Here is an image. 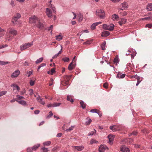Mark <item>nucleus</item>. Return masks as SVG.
<instances>
[{"label":"nucleus","instance_id":"nucleus-2","mask_svg":"<svg viewBox=\"0 0 152 152\" xmlns=\"http://www.w3.org/2000/svg\"><path fill=\"white\" fill-rule=\"evenodd\" d=\"M96 12V15L99 16L100 18L103 19L104 18L105 13L103 10L101 9H98Z\"/></svg>","mask_w":152,"mask_h":152},{"label":"nucleus","instance_id":"nucleus-9","mask_svg":"<svg viewBox=\"0 0 152 152\" xmlns=\"http://www.w3.org/2000/svg\"><path fill=\"white\" fill-rule=\"evenodd\" d=\"M106 148L108 149V148H107L106 145H100V146L99 148V151L100 152H104L105 151Z\"/></svg>","mask_w":152,"mask_h":152},{"label":"nucleus","instance_id":"nucleus-28","mask_svg":"<svg viewBox=\"0 0 152 152\" xmlns=\"http://www.w3.org/2000/svg\"><path fill=\"white\" fill-rule=\"evenodd\" d=\"M121 10H120V9H119V11H118V12L121 15L123 16H124L126 15L127 14L126 12L125 11L121 12Z\"/></svg>","mask_w":152,"mask_h":152},{"label":"nucleus","instance_id":"nucleus-30","mask_svg":"<svg viewBox=\"0 0 152 152\" xmlns=\"http://www.w3.org/2000/svg\"><path fill=\"white\" fill-rule=\"evenodd\" d=\"M80 104L81 107L83 109H84L86 106V104L84 103L83 101H82L80 102Z\"/></svg>","mask_w":152,"mask_h":152},{"label":"nucleus","instance_id":"nucleus-18","mask_svg":"<svg viewBox=\"0 0 152 152\" xmlns=\"http://www.w3.org/2000/svg\"><path fill=\"white\" fill-rule=\"evenodd\" d=\"M77 16L79 18V21L80 22H81L83 19V14L80 12H79L77 14Z\"/></svg>","mask_w":152,"mask_h":152},{"label":"nucleus","instance_id":"nucleus-35","mask_svg":"<svg viewBox=\"0 0 152 152\" xmlns=\"http://www.w3.org/2000/svg\"><path fill=\"white\" fill-rule=\"evenodd\" d=\"M106 44L105 42H104L102 44L101 48L102 50H105V46Z\"/></svg>","mask_w":152,"mask_h":152},{"label":"nucleus","instance_id":"nucleus-37","mask_svg":"<svg viewBox=\"0 0 152 152\" xmlns=\"http://www.w3.org/2000/svg\"><path fill=\"white\" fill-rule=\"evenodd\" d=\"M51 142L50 141H48L45 142L43 143V144L44 145L48 146L49 145L51 144Z\"/></svg>","mask_w":152,"mask_h":152},{"label":"nucleus","instance_id":"nucleus-53","mask_svg":"<svg viewBox=\"0 0 152 152\" xmlns=\"http://www.w3.org/2000/svg\"><path fill=\"white\" fill-rule=\"evenodd\" d=\"M53 79H51L50 80V82L49 84V86H52L53 83Z\"/></svg>","mask_w":152,"mask_h":152},{"label":"nucleus","instance_id":"nucleus-60","mask_svg":"<svg viewBox=\"0 0 152 152\" xmlns=\"http://www.w3.org/2000/svg\"><path fill=\"white\" fill-rule=\"evenodd\" d=\"M39 110H37L34 111V113L35 114H38L39 113Z\"/></svg>","mask_w":152,"mask_h":152},{"label":"nucleus","instance_id":"nucleus-20","mask_svg":"<svg viewBox=\"0 0 152 152\" xmlns=\"http://www.w3.org/2000/svg\"><path fill=\"white\" fill-rule=\"evenodd\" d=\"M75 67V65L73 64L72 62H71L69 65L68 68L69 70H71L74 69Z\"/></svg>","mask_w":152,"mask_h":152},{"label":"nucleus","instance_id":"nucleus-6","mask_svg":"<svg viewBox=\"0 0 152 152\" xmlns=\"http://www.w3.org/2000/svg\"><path fill=\"white\" fill-rule=\"evenodd\" d=\"M21 17V15L20 14L17 13L15 15L12 19V22L15 23L17 21V20L19 18Z\"/></svg>","mask_w":152,"mask_h":152},{"label":"nucleus","instance_id":"nucleus-45","mask_svg":"<svg viewBox=\"0 0 152 152\" xmlns=\"http://www.w3.org/2000/svg\"><path fill=\"white\" fill-rule=\"evenodd\" d=\"M8 63V62H5L3 61H0V64L1 65H5Z\"/></svg>","mask_w":152,"mask_h":152},{"label":"nucleus","instance_id":"nucleus-50","mask_svg":"<svg viewBox=\"0 0 152 152\" xmlns=\"http://www.w3.org/2000/svg\"><path fill=\"white\" fill-rule=\"evenodd\" d=\"M46 65V64L45 63L42 64L39 66L37 69V70H39V69L42 67L45 66Z\"/></svg>","mask_w":152,"mask_h":152},{"label":"nucleus","instance_id":"nucleus-54","mask_svg":"<svg viewBox=\"0 0 152 152\" xmlns=\"http://www.w3.org/2000/svg\"><path fill=\"white\" fill-rule=\"evenodd\" d=\"M29 94L30 95H31L33 94V89H30L29 90Z\"/></svg>","mask_w":152,"mask_h":152},{"label":"nucleus","instance_id":"nucleus-44","mask_svg":"<svg viewBox=\"0 0 152 152\" xmlns=\"http://www.w3.org/2000/svg\"><path fill=\"white\" fill-rule=\"evenodd\" d=\"M98 142L96 140H94V139H92L91 141H90V143L91 144H93V143H96L97 142Z\"/></svg>","mask_w":152,"mask_h":152},{"label":"nucleus","instance_id":"nucleus-12","mask_svg":"<svg viewBox=\"0 0 152 152\" xmlns=\"http://www.w3.org/2000/svg\"><path fill=\"white\" fill-rule=\"evenodd\" d=\"M46 13L49 17H51L52 15V11L48 8L46 9Z\"/></svg>","mask_w":152,"mask_h":152},{"label":"nucleus","instance_id":"nucleus-10","mask_svg":"<svg viewBox=\"0 0 152 152\" xmlns=\"http://www.w3.org/2000/svg\"><path fill=\"white\" fill-rule=\"evenodd\" d=\"M64 78V80L62 81L61 82V84L64 86H65L68 85V84H69V79H66V78Z\"/></svg>","mask_w":152,"mask_h":152},{"label":"nucleus","instance_id":"nucleus-57","mask_svg":"<svg viewBox=\"0 0 152 152\" xmlns=\"http://www.w3.org/2000/svg\"><path fill=\"white\" fill-rule=\"evenodd\" d=\"M34 81H33L32 80H30V84L31 86H32L34 85Z\"/></svg>","mask_w":152,"mask_h":152},{"label":"nucleus","instance_id":"nucleus-59","mask_svg":"<svg viewBox=\"0 0 152 152\" xmlns=\"http://www.w3.org/2000/svg\"><path fill=\"white\" fill-rule=\"evenodd\" d=\"M113 61H114V63H118V58H114V59Z\"/></svg>","mask_w":152,"mask_h":152},{"label":"nucleus","instance_id":"nucleus-40","mask_svg":"<svg viewBox=\"0 0 152 152\" xmlns=\"http://www.w3.org/2000/svg\"><path fill=\"white\" fill-rule=\"evenodd\" d=\"M7 92L6 91H2L0 92V96H2L3 95H5L7 93Z\"/></svg>","mask_w":152,"mask_h":152},{"label":"nucleus","instance_id":"nucleus-8","mask_svg":"<svg viewBox=\"0 0 152 152\" xmlns=\"http://www.w3.org/2000/svg\"><path fill=\"white\" fill-rule=\"evenodd\" d=\"M110 128L111 130L114 132L120 130L121 128L120 126H118L116 125L110 126Z\"/></svg>","mask_w":152,"mask_h":152},{"label":"nucleus","instance_id":"nucleus-11","mask_svg":"<svg viewBox=\"0 0 152 152\" xmlns=\"http://www.w3.org/2000/svg\"><path fill=\"white\" fill-rule=\"evenodd\" d=\"M19 74L20 71L18 70H16L11 75V77L12 78L16 77L19 75Z\"/></svg>","mask_w":152,"mask_h":152},{"label":"nucleus","instance_id":"nucleus-23","mask_svg":"<svg viewBox=\"0 0 152 152\" xmlns=\"http://www.w3.org/2000/svg\"><path fill=\"white\" fill-rule=\"evenodd\" d=\"M108 139H109V142H112L114 139V136L112 134H110L108 136Z\"/></svg>","mask_w":152,"mask_h":152},{"label":"nucleus","instance_id":"nucleus-29","mask_svg":"<svg viewBox=\"0 0 152 152\" xmlns=\"http://www.w3.org/2000/svg\"><path fill=\"white\" fill-rule=\"evenodd\" d=\"M62 39V36L61 35L56 36V39L58 41L61 40Z\"/></svg>","mask_w":152,"mask_h":152},{"label":"nucleus","instance_id":"nucleus-26","mask_svg":"<svg viewBox=\"0 0 152 152\" xmlns=\"http://www.w3.org/2000/svg\"><path fill=\"white\" fill-rule=\"evenodd\" d=\"M75 126H71L69 128V129H66V131L67 132H70L72 130H73Z\"/></svg>","mask_w":152,"mask_h":152},{"label":"nucleus","instance_id":"nucleus-39","mask_svg":"<svg viewBox=\"0 0 152 152\" xmlns=\"http://www.w3.org/2000/svg\"><path fill=\"white\" fill-rule=\"evenodd\" d=\"M28 152H32L33 151V150L32 148L28 147L27 149Z\"/></svg>","mask_w":152,"mask_h":152},{"label":"nucleus","instance_id":"nucleus-52","mask_svg":"<svg viewBox=\"0 0 152 152\" xmlns=\"http://www.w3.org/2000/svg\"><path fill=\"white\" fill-rule=\"evenodd\" d=\"M26 93V90L25 89L23 90L22 91L20 92V94L22 95H23Z\"/></svg>","mask_w":152,"mask_h":152},{"label":"nucleus","instance_id":"nucleus-56","mask_svg":"<svg viewBox=\"0 0 152 152\" xmlns=\"http://www.w3.org/2000/svg\"><path fill=\"white\" fill-rule=\"evenodd\" d=\"M134 78L136 79L137 80H140V77L139 76H138L137 75H136L134 76L133 77Z\"/></svg>","mask_w":152,"mask_h":152},{"label":"nucleus","instance_id":"nucleus-51","mask_svg":"<svg viewBox=\"0 0 152 152\" xmlns=\"http://www.w3.org/2000/svg\"><path fill=\"white\" fill-rule=\"evenodd\" d=\"M51 73L50 74L51 75L53 74L55 72V69L54 68H53L50 71Z\"/></svg>","mask_w":152,"mask_h":152},{"label":"nucleus","instance_id":"nucleus-33","mask_svg":"<svg viewBox=\"0 0 152 152\" xmlns=\"http://www.w3.org/2000/svg\"><path fill=\"white\" fill-rule=\"evenodd\" d=\"M90 112H92V113H99L100 112V111L98 110L95 109L91 110L90 111Z\"/></svg>","mask_w":152,"mask_h":152},{"label":"nucleus","instance_id":"nucleus-14","mask_svg":"<svg viewBox=\"0 0 152 152\" xmlns=\"http://www.w3.org/2000/svg\"><path fill=\"white\" fill-rule=\"evenodd\" d=\"M126 19L124 18H122L121 19V21H119L118 23L120 26H121L123 24L125 23L126 22Z\"/></svg>","mask_w":152,"mask_h":152},{"label":"nucleus","instance_id":"nucleus-13","mask_svg":"<svg viewBox=\"0 0 152 152\" xmlns=\"http://www.w3.org/2000/svg\"><path fill=\"white\" fill-rule=\"evenodd\" d=\"M120 150L123 152H129V149L124 145L121 147Z\"/></svg>","mask_w":152,"mask_h":152},{"label":"nucleus","instance_id":"nucleus-58","mask_svg":"<svg viewBox=\"0 0 152 152\" xmlns=\"http://www.w3.org/2000/svg\"><path fill=\"white\" fill-rule=\"evenodd\" d=\"M146 26L151 28L152 27V23L147 24L146 25Z\"/></svg>","mask_w":152,"mask_h":152},{"label":"nucleus","instance_id":"nucleus-17","mask_svg":"<svg viewBox=\"0 0 152 152\" xmlns=\"http://www.w3.org/2000/svg\"><path fill=\"white\" fill-rule=\"evenodd\" d=\"M122 8L119 9L120 10H123L124 9L126 8L127 7L128 5L127 3L124 2L121 4Z\"/></svg>","mask_w":152,"mask_h":152},{"label":"nucleus","instance_id":"nucleus-36","mask_svg":"<svg viewBox=\"0 0 152 152\" xmlns=\"http://www.w3.org/2000/svg\"><path fill=\"white\" fill-rule=\"evenodd\" d=\"M43 57L40 58L39 59H37L35 61L36 64H38V63L41 62L43 61Z\"/></svg>","mask_w":152,"mask_h":152},{"label":"nucleus","instance_id":"nucleus-34","mask_svg":"<svg viewBox=\"0 0 152 152\" xmlns=\"http://www.w3.org/2000/svg\"><path fill=\"white\" fill-rule=\"evenodd\" d=\"M16 101H17L18 103H19V104H22L23 105H25L26 104V102L24 101H18L16 100Z\"/></svg>","mask_w":152,"mask_h":152},{"label":"nucleus","instance_id":"nucleus-49","mask_svg":"<svg viewBox=\"0 0 152 152\" xmlns=\"http://www.w3.org/2000/svg\"><path fill=\"white\" fill-rule=\"evenodd\" d=\"M41 149L43 150V152H47L48 151V148L45 147H43Z\"/></svg>","mask_w":152,"mask_h":152},{"label":"nucleus","instance_id":"nucleus-19","mask_svg":"<svg viewBox=\"0 0 152 152\" xmlns=\"http://www.w3.org/2000/svg\"><path fill=\"white\" fill-rule=\"evenodd\" d=\"M119 18L118 16L116 14H114L112 16V19L113 21H116L118 20Z\"/></svg>","mask_w":152,"mask_h":152},{"label":"nucleus","instance_id":"nucleus-15","mask_svg":"<svg viewBox=\"0 0 152 152\" xmlns=\"http://www.w3.org/2000/svg\"><path fill=\"white\" fill-rule=\"evenodd\" d=\"M9 31L10 34L13 35H16L17 34V31L12 28L10 29Z\"/></svg>","mask_w":152,"mask_h":152},{"label":"nucleus","instance_id":"nucleus-46","mask_svg":"<svg viewBox=\"0 0 152 152\" xmlns=\"http://www.w3.org/2000/svg\"><path fill=\"white\" fill-rule=\"evenodd\" d=\"M72 76V75H65L64 76V78H69L70 79V78Z\"/></svg>","mask_w":152,"mask_h":152},{"label":"nucleus","instance_id":"nucleus-38","mask_svg":"<svg viewBox=\"0 0 152 152\" xmlns=\"http://www.w3.org/2000/svg\"><path fill=\"white\" fill-rule=\"evenodd\" d=\"M61 104L59 103H54L53 104V107H55L59 106Z\"/></svg>","mask_w":152,"mask_h":152},{"label":"nucleus","instance_id":"nucleus-43","mask_svg":"<svg viewBox=\"0 0 152 152\" xmlns=\"http://www.w3.org/2000/svg\"><path fill=\"white\" fill-rule=\"evenodd\" d=\"M94 131H91V132L89 133L88 134V135H93L94 133L96 132V131L95 129L94 130Z\"/></svg>","mask_w":152,"mask_h":152},{"label":"nucleus","instance_id":"nucleus-31","mask_svg":"<svg viewBox=\"0 0 152 152\" xmlns=\"http://www.w3.org/2000/svg\"><path fill=\"white\" fill-rule=\"evenodd\" d=\"M67 100L69 101L70 102H73V100L72 98H71V95H68L67 97Z\"/></svg>","mask_w":152,"mask_h":152},{"label":"nucleus","instance_id":"nucleus-62","mask_svg":"<svg viewBox=\"0 0 152 152\" xmlns=\"http://www.w3.org/2000/svg\"><path fill=\"white\" fill-rule=\"evenodd\" d=\"M7 45H0V49L2 48H4V47H7Z\"/></svg>","mask_w":152,"mask_h":152},{"label":"nucleus","instance_id":"nucleus-27","mask_svg":"<svg viewBox=\"0 0 152 152\" xmlns=\"http://www.w3.org/2000/svg\"><path fill=\"white\" fill-rule=\"evenodd\" d=\"M86 125H89L91 122V120L89 118H87L86 119Z\"/></svg>","mask_w":152,"mask_h":152},{"label":"nucleus","instance_id":"nucleus-48","mask_svg":"<svg viewBox=\"0 0 152 152\" xmlns=\"http://www.w3.org/2000/svg\"><path fill=\"white\" fill-rule=\"evenodd\" d=\"M151 18L150 17H145L142 18V20H150Z\"/></svg>","mask_w":152,"mask_h":152},{"label":"nucleus","instance_id":"nucleus-55","mask_svg":"<svg viewBox=\"0 0 152 152\" xmlns=\"http://www.w3.org/2000/svg\"><path fill=\"white\" fill-rule=\"evenodd\" d=\"M38 101L39 102H40L41 104L43 105H44L45 104V102L42 101V99H40V100H39Z\"/></svg>","mask_w":152,"mask_h":152},{"label":"nucleus","instance_id":"nucleus-63","mask_svg":"<svg viewBox=\"0 0 152 152\" xmlns=\"http://www.w3.org/2000/svg\"><path fill=\"white\" fill-rule=\"evenodd\" d=\"M107 86L108 84L106 83H105L103 85L104 87L106 88H107Z\"/></svg>","mask_w":152,"mask_h":152},{"label":"nucleus","instance_id":"nucleus-1","mask_svg":"<svg viewBox=\"0 0 152 152\" xmlns=\"http://www.w3.org/2000/svg\"><path fill=\"white\" fill-rule=\"evenodd\" d=\"M29 22L30 23H36L37 22L38 23L36 25L37 27L40 29H42L44 27V21L43 20L41 19H38L35 16H31L29 19Z\"/></svg>","mask_w":152,"mask_h":152},{"label":"nucleus","instance_id":"nucleus-25","mask_svg":"<svg viewBox=\"0 0 152 152\" xmlns=\"http://www.w3.org/2000/svg\"><path fill=\"white\" fill-rule=\"evenodd\" d=\"M5 31L3 29L0 28V37L4 36L5 34Z\"/></svg>","mask_w":152,"mask_h":152},{"label":"nucleus","instance_id":"nucleus-16","mask_svg":"<svg viewBox=\"0 0 152 152\" xmlns=\"http://www.w3.org/2000/svg\"><path fill=\"white\" fill-rule=\"evenodd\" d=\"M110 33L109 31H103L101 34L102 37H107L109 35Z\"/></svg>","mask_w":152,"mask_h":152},{"label":"nucleus","instance_id":"nucleus-22","mask_svg":"<svg viewBox=\"0 0 152 152\" xmlns=\"http://www.w3.org/2000/svg\"><path fill=\"white\" fill-rule=\"evenodd\" d=\"M75 149H77L78 151H81L83 149L84 147L83 146H75L74 147Z\"/></svg>","mask_w":152,"mask_h":152},{"label":"nucleus","instance_id":"nucleus-5","mask_svg":"<svg viewBox=\"0 0 152 152\" xmlns=\"http://www.w3.org/2000/svg\"><path fill=\"white\" fill-rule=\"evenodd\" d=\"M21 17V15L20 14L17 13L15 15L12 19V22L15 23L17 21V20L19 18Z\"/></svg>","mask_w":152,"mask_h":152},{"label":"nucleus","instance_id":"nucleus-7","mask_svg":"<svg viewBox=\"0 0 152 152\" xmlns=\"http://www.w3.org/2000/svg\"><path fill=\"white\" fill-rule=\"evenodd\" d=\"M21 17V15L20 14L17 13L15 15L12 19V22L15 23L17 21V20L19 18Z\"/></svg>","mask_w":152,"mask_h":152},{"label":"nucleus","instance_id":"nucleus-3","mask_svg":"<svg viewBox=\"0 0 152 152\" xmlns=\"http://www.w3.org/2000/svg\"><path fill=\"white\" fill-rule=\"evenodd\" d=\"M114 27V25L111 24L109 25H107L106 24L103 25L102 26L103 28L105 30H108L110 31H112L113 30Z\"/></svg>","mask_w":152,"mask_h":152},{"label":"nucleus","instance_id":"nucleus-4","mask_svg":"<svg viewBox=\"0 0 152 152\" xmlns=\"http://www.w3.org/2000/svg\"><path fill=\"white\" fill-rule=\"evenodd\" d=\"M33 45L32 43H26L21 45L20 47V49L21 50H24L30 47Z\"/></svg>","mask_w":152,"mask_h":152},{"label":"nucleus","instance_id":"nucleus-64","mask_svg":"<svg viewBox=\"0 0 152 152\" xmlns=\"http://www.w3.org/2000/svg\"><path fill=\"white\" fill-rule=\"evenodd\" d=\"M59 55V54L58 53H57L55 55H54L52 57V58L53 59L55 58H56Z\"/></svg>","mask_w":152,"mask_h":152},{"label":"nucleus","instance_id":"nucleus-21","mask_svg":"<svg viewBox=\"0 0 152 152\" xmlns=\"http://www.w3.org/2000/svg\"><path fill=\"white\" fill-rule=\"evenodd\" d=\"M146 8L148 11L152 10V3L148 4L147 5Z\"/></svg>","mask_w":152,"mask_h":152},{"label":"nucleus","instance_id":"nucleus-24","mask_svg":"<svg viewBox=\"0 0 152 152\" xmlns=\"http://www.w3.org/2000/svg\"><path fill=\"white\" fill-rule=\"evenodd\" d=\"M125 74H122L121 75V74L118 73L117 76V77H118L119 78H123L125 77Z\"/></svg>","mask_w":152,"mask_h":152},{"label":"nucleus","instance_id":"nucleus-47","mask_svg":"<svg viewBox=\"0 0 152 152\" xmlns=\"http://www.w3.org/2000/svg\"><path fill=\"white\" fill-rule=\"evenodd\" d=\"M137 132L136 131H134L132 133H130L129 134V136H130L132 135H136L137 134Z\"/></svg>","mask_w":152,"mask_h":152},{"label":"nucleus","instance_id":"nucleus-42","mask_svg":"<svg viewBox=\"0 0 152 152\" xmlns=\"http://www.w3.org/2000/svg\"><path fill=\"white\" fill-rule=\"evenodd\" d=\"M17 99L19 100L23 99H24V98L23 96H20L19 95H18L17 96Z\"/></svg>","mask_w":152,"mask_h":152},{"label":"nucleus","instance_id":"nucleus-61","mask_svg":"<svg viewBox=\"0 0 152 152\" xmlns=\"http://www.w3.org/2000/svg\"><path fill=\"white\" fill-rule=\"evenodd\" d=\"M95 25L94 23L92 24L91 26V28L92 29H94L95 28Z\"/></svg>","mask_w":152,"mask_h":152},{"label":"nucleus","instance_id":"nucleus-32","mask_svg":"<svg viewBox=\"0 0 152 152\" xmlns=\"http://www.w3.org/2000/svg\"><path fill=\"white\" fill-rule=\"evenodd\" d=\"M40 146L39 144H37L36 145H35L33 146L32 147L33 149L35 151Z\"/></svg>","mask_w":152,"mask_h":152},{"label":"nucleus","instance_id":"nucleus-41","mask_svg":"<svg viewBox=\"0 0 152 152\" xmlns=\"http://www.w3.org/2000/svg\"><path fill=\"white\" fill-rule=\"evenodd\" d=\"M62 60L64 62H68L69 61V59L68 58L65 57L64 58H63Z\"/></svg>","mask_w":152,"mask_h":152}]
</instances>
